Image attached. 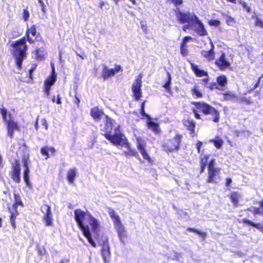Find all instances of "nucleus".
I'll use <instances>...</instances> for the list:
<instances>
[{
  "mask_svg": "<svg viewBox=\"0 0 263 263\" xmlns=\"http://www.w3.org/2000/svg\"><path fill=\"white\" fill-rule=\"evenodd\" d=\"M74 219L83 235L87 239L88 242L93 247H97L96 243L92 238L90 228L86 223H88L91 231L98 233L100 230V223L99 221L93 217L88 211H84L77 209L74 211Z\"/></svg>",
  "mask_w": 263,
  "mask_h": 263,
  "instance_id": "f257e3e1",
  "label": "nucleus"
},
{
  "mask_svg": "<svg viewBox=\"0 0 263 263\" xmlns=\"http://www.w3.org/2000/svg\"><path fill=\"white\" fill-rule=\"evenodd\" d=\"M192 104L194 106L192 108V112L195 119L200 120L202 115L204 116L211 115L212 120L215 123H218L220 120V114L218 110L210 104L203 102H193Z\"/></svg>",
  "mask_w": 263,
  "mask_h": 263,
  "instance_id": "f03ea898",
  "label": "nucleus"
},
{
  "mask_svg": "<svg viewBox=\"0 0 263 263\" xmlns=\"http://www.w3.org/2000/svg\"><path fill=\"white\" fill-rule=\"evenodd\" d=\"M26 41L25 36H23L10 44L13 48L12 54L18 69L22 68L23 61L27 58L28 46Z\"/></svg>",
  "mask_w": 263,
  "mask_h": 263,
  "instance_id": "7ed1b4c3",
  "label": "nucleus"
},
{
  "mask_svg": "<svg viewBox=\"0 0 263 263\" xmlns=\"http://www.w3.org/2000/svg\"><path fill=\"white\" fill-rule=\"evenodd\" d=\"M103 136L108 140L111 144L116 146L124 145L127 149H133L130 144L128 142L127 139L124 134L119 130V128H116L115 133L113 135H110V133H105L103 134Z\"/></svg>",
  "mask_w": 263,
  "mask_h": 263,
  "instance_id": "20e7f679",
  "label": "nucleus"
},
{
  "mask_svg": "<svg viewBox=\"0 0 263 263\" xmlns=\"http://www.w3.org/2000/svg\"><path fill=\"white\" fill-rule=\"evenodd\" d=\"M182 138L181 134H176L173 138L164 140L161 144L162 149L167 154L178 151L180 147Z\"/></svg>",
  "mask_w": 263,
  "mask_h": 263,
  "instance_id": "39448f33",
  "label": "nucleus"
},
{
  "mask_svg": "<svg viewBox=\"0 0 263 263\" xmlns=\"http://www.w3.org/2000/svg\"><path fill=\"white\" fill-rule=\"evenodd\" d=\"M0 112L2 119L6 125L8 135L10 138H12L14 131L19 130V125L17 122L14 121L11 114H9V119L7 118V110L6 108L5 107L1 108Z\"/></svg>",
  "mask_w": 263,
  "mask_h": 263,
  "instance_id": "423d86ee",
  "label": "nucleus"
},
{
  "mask_svg": "<svg viewBox=\"0 0 263 263\" xmlns=\"http://www.w3.org/2000/svg\"><path fill=\"white\" fill-rule=\"evenodd\" d=\"M108 214L113 221L118 237L120 240L124 242L125 238L127 237V234L125 227L122 224L119 215L113 209L111 208L109 209Z\"/></svg>",
  "mask_w": 263,
  "mask_h": 263,
  "instance_id": "0eeeda50",
  "label": "nucleus"
},
{
  "mask_svg": "<svg viewBox=\"0 0 263 263\" xmlns=\"http://www.w3.org/2000/svg\"><path fill=\"white\" fill-rule=\"evenodd\" d=\"M176 15L177 21L180 24H194L195 21L197 18V16L190 11L183 12L181 11L178 8L174 10Z\"/></svg>",
  "mask_w": 263,
  "mask_h": 263,
  "instance_id": "6e6552de",
  "label": "nucleus"
},
{
  "mask_svg": "<svg viewBox=\"0 0 263 263\" xmlns=\"http://www.w3.org/2000/svg\"><path fill=\"white\" fill-rule=\"evenodd\" d=\"M26 40L30 44H34L35 41L44 42L43 37L39 32H37L35 25H32L25 32Z\"/></svg>",
  "mask_w": 263,
  "mask_h": 263,
  "instance_id": "1a4fd4ad",
  "label": "nucleus"
},
{
  "mask_svg": "<svg viewBox=\"0 0 263 263\" xmlns=\"http://www.w3.org/2000/svg\"><path fill=\"white\" fill-rule=\"evenodd\" d=\"M136 140L137 149L142 155L143 159L146 160L149 163L153 164L154 163V161L146 151V144L144 139L143 138L138 136L136 138Z\"/></svg>",
  "mask_w": 263,
  "mask_h": 263,
  "instance_id": "9d476101",
  "label": "nucleus"
},
{
  "mask_svg": "<svg viewBox=\"0 0 263 263\" xmlns=\"http://www.w3.org/2000/svg\"><path fill=\"white\" fill-rule=\"evenodd\" d=\"M57 74L55 71L54 65H52L51 72L44 81V86L43 91L47 97H48L50 93L51 86L54 84L57 81Z\"/></svg>",
  "mask_w": 263,
  "mask_h": 263,
  "instance_id": "9b49d317",
  "label": "nucleus"
},
{
  "mask_svg": "<svg viewBox=\"0 0 263 263\" xmlns=\"http://www.w3.org/2000/svg\"><path fill=\"white\" fill-rule=\"evenodd\" d=\"M213 161H212L208 166V176L206 179L207 183H216V177L218 176L220 172V168L215 167Z\"/></svg>",
  "mask_w": 263,
  "mask_h": 263,
  "instance_id": "f8f14e48",
  "label": "nucleus"
},
{
  "mask_svg": "<svg viewBox=\"0 0 263 263\" xmlns=\"http://www.w3.org/2000/svg\"><path fill=\"white\" fill-rule=\"evenodd\" d=\"M142 74H139L132 86L133 97L136 101H139L142 97Z\"/></svg>",
  "mask_w": 263,
  "mask_h": 263,
  "instance_id": "ddd939ff",
  "label": "nucleus"
},
{
  "mask_svg": "<svg viewBox=\"0 0 263 263\" xmlns=\"http://www.w3.org/2000/svg\"><path fill=\"white\" fill-rule=\"evenodd\" d=\"M41 211L44 214L43 220L46 226H51L53 224L52 213L51 207L46 204L41 207Z\"/></svg>",
  "mask_w": 263,
  "mask_h": 263,
  "instance_id": "4468645a",
  "label": "nucleus"
},
{
  "mask_svg": "<svg viewBox=\"0 0 263 263\" xmlns=\"http://www.w3.org/2000/svg\"><path fill=\"white\" fill-rule=\"evenodd\" d=\"M21 166L19 160H14L12 163V171L10 175L13 181L17 183L21 182Z\"/></svg>",
  "mask_w": 263,
  "mask_h": 263,
  "instance_id": "2eb2a0df",
  "label": "nucleus"
},
{
  "mask_svg": "<svg viewBox=\"0 0 263 263\" xmlns=\"http://www.w3.org/2000/svg\"><path fill=\"white\" fill-rule=\"evenodd\" d=\"M215 64L221 71L229 68L231 66L230 62L227 59L226 53L223 51L221 52L220 57L215 60Z\"/></svg>",
  "mask_w": 263,
  "mask_h": 263,
  "instance_id": "dca6fc26",
  "label": "nucleus"
},
{
  "mask_svg": "<svg viewBox=\"0 0 263 263\" xmlns=\"http://www.w3.org/2000/svg\"><path fill=\"white\" fill-rule=\"evenodd\" d=\"M122 67L120 65L116 64L115 67L111 69H107L106 66H104L102 70L101 77L104 80H106L109 77L114 76L117 72L122 71Z\"/></svg>",
  "mask_w": 263,
  "mask_h": 263,
  "instance_id": "f3484780",
  "label": "nucleus"
},
{
  "mask_svg": "<svg viewBox=\"0 0 263 263\" xmlns=\"http://www.w3.org/2000/svg\"><path fill=\"white\" fill-rule=\"evenodd\" d=\"M210 155L206 154L200 157L199 158V166H200V174L203 173L205 171V167H207L208 169V166L212 161H213L214 165H216L215 160L212 158L210 160Z\"/></svg>",
  "mask_w": 263,
  "mask_h": 263,
  "instance_id": "a211bd4d",
  "label": "nucleus"
},
{
  "mask_svg": "<svg viewBox=\"0 0 263 263\" xmlns=\"http://www.w3.org/2000/svg\"><path fill=\"white\" fill-rule=\"evenodd\" d=\"M228 198L234 208L240 205V202L242 199L241 194L239 191H232L228 195Z\"/></svg>",
  "mask_w": 263,
  "mask_h": 263,
  "instance_id": "6ab92c4d",
  "label": "nucleus"
},
{
  "mask_svg": "<svg viewBox=\"0 0 263 263\" xmlns=\"http://www.w3.org/2000/svg\"><path fill=\"white\" fill-rule=\"evenodd\" d=\"M90 115L96 122L100 121L103 117L106 115L103 109L100 108L98 106L91 108L90 110Z\"/></svg>",
  "mask_w": 263,
  "mask_h": 263,
  "instance_id": "aec40b11",
  "label": "nucleus"
},
{
  "mask_svg": "<svg viewBox=\"0 0 263 263\" xmlns=\"http://www.w3.org/2000/svg\"><path fill=\"white\" fill-rule=\"evenodd\" d=\"M182 123L185 126L187 130L190 132L192 137L196 136L195 128L196 122L193 120L189 118L184 119L182 120Z\"/></svg>",
  "mask_w": 263,
  "mask_h": 263,
  "instance_id": "412c9836",
  "label": "nucleus"
},
{
  "mask_svg": "<svg viewBox=\"0 0 263 263\" xmlns=\"http://www.w3.org/2000/svg\"><path fill=\"white\" fill-rule=\"evenodd\" d=\"M194 23L197 25L195 27V31L198 35L204 36H206L208 34V31L205 29L204 24L198 17L195 21Z\"/></svg>",
  "mask_w": 263,
  "mask_h": 263,
  "instance_id": "4be33fe9",
  "label": "nucleus"
},
{
  "mask_svg": "<svg viewBox=\"0 0 263 263\" xmlns=\"http://www.w3.org/2000/svg\"><path fill=\"white\" fill-rule=\"evenodd\" d=\"M239 222L247 226L254 227L263 233V222H254L247 218L240 219Z\"/></svg>",
  "mask_w": 263,
  "mask_h": 263,
  "instance_id": "5701e85b",
  "label": "nucleus"
},
{
  "mask_svg": "<svg viewBox=\"0 0 263 263\" xmlns=\"http://www.w3.org/2000/svg\"><path fill=\"white\" fill-rule=\"evenodd\" d=\"M214 46L211 43V48L209 50H202L200 52L201 56L206 59L209 61H213L215 58V53L214 51Z\"/></svg>",
  "mask_w": 263,
  "mask_h": 263,
  "instance_id": "b1692460",
  "label": "nucleus"
},
{
  "mask_svg": "<svg viewBox=\"0 0 263 263\" xmlns=\"http://www.w3.org/2000/svg\"><path fill=\"white\" fill-rule=\"evenodd\" d=\"M146 125L147 128L152 130L155 134L160 135L161 134V131L159 123L154 122L151 118L147 120Z\"/></svg>",
  "mask_w": 263,
  "mask_h": 263,
  "instance_id": "393cba45",
  "label": "nucleus"
},
{
  "mask_svg": "<svg viewBox=\"0 0 263 263\" xmlns=\"http://www.w3.org/2000/svg\"><path fill=\"white\" fill-rule=\"evenodd\" d=\"M23 165L24 167L23 171V178L26 185L30 187L31 183L29 181V168L28 165L27 159H24Z\"/></svg>",
  "mask_w": 263,
  "mask_h": 263,
  "instance_id": "a878e982",
  "label": "nucleus"
},
{
  "mask_svg": "<svg viewBox=\"0 0 263 263\" xmlns=\"http://www.w3.org/2000/svg\"><path fill=\"white\" fill-rule=\"evenodd\" d=\"M191 67L192 70L194 72L197 77H202L208 76L207 71L200 69L198 65H195L193 63L191 62Z\"/></svg>",
  "mask_w": 263,
  "mask_h": 263,
  "instance_id": "bb28decb",
  "label": "nucleus"
},
{
  "mask_svg": "<svg viewBox=\"0 0 263 263\" xmlns=\"http://www.w3.org/2000/svg\"><path fill=\"white\" fill-rule=\"evenodd\" d=\"M223 101H233L237 98L235 93L232 91L228 90L221 93Z\"/></svg>",
  "mask_w": 263,
  "mask_h": 263,
  "instance_id": "cd10ccee",
  "label": "nucleus"
},
{
  "mask_svg": "<svg viewBox=\"0 0 263 263\" xmlns=\"http://www.w3.org/2000/svg\"><path fill=\"white\" fill-rule=\"evenodd\" d=\"M14 202L12 205L13 209H17L18 206L23 208L24 204L22 201V197L18 193H14Z\"/></svg>",
  "mask_w": 263,
  "mask_h": 263,
  "instance_id": "c85d7f7f",
  "label": "nucleus"
},
{
  "mask_svg": "<svg viewBox=\"0 0 263 263\" xmlns=\"http://www.w3.org/2000/svg\"><path fill=\"white\" fill-rule=\"evenodd\" d=\"M216 82L218 84V86L222 88L221 91L224 90L228 84V79L224 74L218 76L216 78Z\"/></svg>",
  "mask_w": 263,
  "mask_h": 263,
  "instance_id": "c756f323",
  "label": "nucleus"
},
{
  "mask_svg": "<svg viewBox=\"0 0 263 263\" xmlns=\"http://www.w3.org/2000/svg\"><path fill=\"white\" fill-rule=\"evenodd\" d=\"M104 117L105 119L104 123V129L106 132L105 133L110 132V135H111V130L113 126L114 120L107 115H105Z\"/></svg>",
  "mask_w": 263,
  "mask_h": 263,
  "instance_id": "7c9ffc66",
  "label": "nucleus"
},
{
  "mask_svg": "<svg viewBox=\"0 0 263 263\" xmlns=\"http://www.w3.org/2000/svg\"><path fill=\"white\" fill-rule=\"evenodd\" d=\"M77 174V170L76 167L69 168L67 173V178L69 183H73Z\"/></svg>",
  "mask_w": 263,
  "mask_h": 263,
  "instance_id": "2f4dec72",
  "label": "nucleus"
},
{
  "mask_svg": "<svg viewBox=\"0 0 263 263\" xmlns=\"http://www.w3.org/2000/svg\"><path fill=\"white\" fill-rule=\"evenodd\" d=\"M191 92L193 97L195 99L202 98L203 97V93L200 90L199 86L197 85H195L192 88Z\"/></svg>",
  "mask_w": 263,
  "mask_h": 263,
  "instance_id": "473e14b6",
  "label": "nucleus"
},
{
  "mask_svg": "<svg viewBox=\"0 0 263 263\" xmlns=\"http://www.w3.org/2000/svg\"><path fill=\"white\" fill-rule=\"evenodd\" d=\"M49 152H50L52 154L54 155L56 152V150L53 147H48L47 146L42 147L41 148V153L42 155L46 156V159L49 158Z\"/></svg>",
  "mask_w": 263,
  "mask_h": 263,
  "instance_id": "72a5a7b5",
  "label": "nucleus"
},
{
  "mask_svg": "<svg viewBox=\"0 0 263 263\" xmlns=\"http://www.w3.org/2000/svg\"><path fill=\"white\" fill-rule=\"evenodd\" d=\"M209 142L213 143L217 149H220L222 146L224 142L219 136H216L214 139L209 140Z\"/></svg>",
  "mask_w": 263,
  "mask_h": 263,
  "instance_id": "f704fd0d",
  "label": "nucleus"
},
{
  "mask_svg": "<svg viewBox=\"0 0 263 263\" xmlns=\"http://www.w3.org/2000/svg\"><path fill=\"white\" fill-rule=\"evenodd\" d=\"M35 59L38 61H42L45 58L44 49L43 48H36L33 51Z\"/></svg>",
  "mask_w": 263,
  "mask_h": 263,
  "instance_id": "c9c22d12",
  "label": "nucleus"
},
{
  "mask_svg": "<svg viewBox=\"0 0 263 263\" xmlns=\"http://www.w3.org/2000/svg\"><path fill=\"white\" fill-rule=\"evenodd\" d=\"M258 204L259 205V208L254 207L253 209V214L254 215L258 214L263 216V200H260Z\"/></svg>",
  "mask_w": 263,
  "mask_h": 263,
  "instance_id": "e433bc0d",
  "label": "nucleus"
},
{
  "mask_svg": "<svg viewBox=\"0 0 263 263\" xmlns=\"http://www.w3.org/2000/svg\"><path fill=\"white\" fill-rule=\"evenodd\" d=\"M166 74L167 76V80L166 82L163 84V87L166 89V90L170 91L171 90L170 85L172 81V76L170 72L168 71H166Z\"/></svg>",
  "mask_w": 263,
  "mask_h": 263,
  "instance_id": "4c0bfd02",
  "label": "nucleus"
},
{
  "mask_svg": "<svg viewBox=\"0 0 263 263\" xmlns=\"http://www.w3.org/2000/svg\"><path fill=\"white\" fill-rule=\"evenodd\" d=\"M186 230L190 232L195 233L196 234L199 235L202 238H205L206 236V233L205 232H201L195 228L189 227L187 228Z\"/></svg>",
  "mask_w": 263,
  "mask_h": 263,
  "instance_id": "58836bf2",
  "label": "nucleus"
},
{
  "mask_svg": "<svg viewBox=\"0 0 263 263\" xmlns=\"http://www.w3.org/2000/svg\"><path fill=\"white\" fill-rule=\"evenodd\" d=\"M101 254L103 259L105 260L109 257L110 255V248L109 247H106L104 248L101 249Z\"/></svg>",
  "mask_w": 263,
  "mask_h": 263,
  "instance_id": "ea45409f",
  "label": "nucleus"
},
{
  "mask_svg": "<svg viewBox=\"0 0 263 263\" xmlns=\"http://www.w3.org/2000/svg\"><path fill=\"white\" fill-rule=\"evenodd\" d=\"M99 245L102 247V248H104L106 247H109L108 244V238L106 236L101 237V240H100L99 238L97 239Z\"/></svg>",
  "mask_w": 263,
  "mask_h": 263,
  "instance_id": "a19ab883",
  "label": "nucleus"
},
{
  "mask_svg": "<svg viewBox=\"0 0 263 263\" xmlns=\"http://www.w3.org/2000/svg\"><path fill=\"white\" fill-rule=\"evenodd\" d=\"M99 245L102 247V248H104L106 247H109L108 244V238L106 236L101 237V240H100L99 238L97 239Z\"/></svg>",
  "mask_w": 263,
  "mask_h": 263,
  "instance_id": "79ce46f5",
  "label": "nucleus"
},
{
  "mask_svg": "<svg viewBox=\"0 0 263 263\" xmlns=\"http://www.w3.org/2000/svg\"><path fill=\"white\" fill-rule=\"evenodd\" d=\"M124 155L126 156H134L136 158H139L138 152L134 149H129L123 152Z\"/></svg>",
  "mask_w": 263,
  "mask_h": 263,
  "instance_id": "37998d69",
  "label": "nucleus"
},
{
  "mask_svg": "<svg viewBox=\"0 0 263 263\" xmlns=\"http://www.w3.org/2000/svg\"><path fill=\"white\" fill-rule=\"evenodd\" d=\"M14 212H11L9 216L10 221H15L16 216L19 215L17 209H13Z\"/></svg>",
  "mask_w": 263,
  "mask_h": 263,
  "instance_id": "c03bdc74",
  "label": "nucleus"
},
{
  "mask_svg": "<svg viewBox=\"0 0 263 263\" xmlns=\"http://www.w3.org/2000/svg\"><path fill=\"white\" fill-rule=\"evenodd\" d=\"M188 50L186 44H180V53L183 57H185L188 54Z\"/></svg>",
  "mask_w": 263,
  "mask_h": 263,
  "instance_id": "a18cd8bd",
  "label": "nucleus"
},
{
  "mask_svg": "<svg viewBox=\"0 0 263 263\" xmlns=\"http://www.w3.org/2000/svg\"><path fill=\"white\" fill-rule=\"evenodd\" d=\"M208 88L211 90H213L214 89L221 90L222 89V88L218 86V84H217V82L210 83L209 86H208Z\"/></svg>",
  "mask_w": 263,
  "mask_h": 263,
  "instance_id": "49530a36",
  "label": "nucleus"
},
{
  "mask_svg": "<svg viewBox=\"0 0 263 263\" xmlns=\"http://www.w3.org/2000/svg\"><path fill=\"white\" fill-rule=\"evenodd\" d=\"M167 1L173 4L176 7L180 6L183 3V0H167Z\"/></svg>",
  "mask_w": 263,
  "mask_h": 263,
  "instance_id": "de8ad7c7",
  "label": "nucleus"
},
{
  "mask_svg": "<svg viewBox=\"0 0 263 263\" xmlns=\"http://www.w3.org/2000/svg\"><path fill=\"white\" fill-rule=\"evenodd\" d=\"M209 24L210 26H213L214 27H218L220 25V22L219 21L217 20L212 19L209 20Z\"/></svg>",
  "mask_w": 263,
  "mask_h": 263,
  "instance_id": "09e8293b",
  "label": "nucleus"
},
{
  "mask_svg": "<svg viewBox=\"0 0 263 263\" xmlns=\"http://www.w3.org/2000/svg\"><path fill=\"white\" fill-rule=\"evenodd\" d=\"M29 15V11L27 9H24L23 11V18L24 21L28 20Z\"/></svg>",
  "mask_w": 263,
  "mask_h": 263,
  "instance_id": "8fccbe9b",
  "label": "nucleus"
},
{
  "mask_svg": "<svg viewBox=\"0 0 263 263\" xmlns=\"http://www.w3.org/2000/svg\"><path fill=\"white\" fill-rule=\"evenodd\" d=\"M254 24L256 26L263 27V21H261L258 17H255V21Z\"/></svg>",
  "mask_w": 263,
  "mask_h": 263,
  "instance_id": "3c124183",
  "label": "nucleus"
},
{
  "mask_svg": "<svg viewBox=\"0 0 263 263\" xmlns=\"http://www.w3.org/2000/svg\"><path fill=\"white\" fill-rule=\"evenodd\" d=\"M239 3L242 6V7L246 10V11L248 12H251V9L250 7L249 6L246 2L242 1L241 0H239Z\"/></svg>",
  "mask_w": 263,
  "mask_h": 263,
  "instance_id": "603ef678",
  "label": "nucleus"
},
{
  "mask_svg": "<svg viewBox=\"0 0 263 263\" xmlns=\"http://www.w3.org/2000/svg\"><path fill=\"white\" fill-rule=\"evenodd\" d=\"M52 102L53 103H56L58 104H61V97L60 95H58L57 98H55V96H53L52 98Z\"/></svg>",
  "mask_w": 263,
  "mask_h": 263,
  "instance_id": "864d4df0",
  "label": "nucleus"
},
{
  "mask_svg": "<svg viewBox=\"0 0 263 263\" xmlns=\"http://www.w3.org/2000/svg\"><path fill=\"white\" fill-rule=\"evenodd\" d=\"M140 113L143 118H146L147 120L151 118L150 116L145 112V108H140Z\"/></svg>",
  "mask_w": 263,
  "mask_h": 263,
  "instance_id": "5fc2aeb1",
  "label": "nucleus"
},
{
  "mask_svg": "<svg viewBox=\"0 0 263 263\" xmlns=\"http://www.w3.org/2000/svg\"><path fill=\"white\" fill-rule=\"evenodd\" d=\"M41 124L44 126L45 130H47L48 128V123L47 120L43 118L41 120Z\"/></svg>",
  "mask_w": 263,
  "mask_h": 263,
  "instance_id": "6e6d98bb",
  "label": "nucleus"
},
{
  "mask_svg": "<svg viewBox=\"0 0 263 263\" xmlns=\"http://www.w3.org/2000/svg\"><path fill=\"white\" fill-rule=\"evenodd\" d=\"M36 65H35L33 67H32L31 68H30L29 69V78L32 80L33 79V71H34L35 68H36Z\"/></svg>",
  "mask_w": 263,
  "mask_h": 263,
  "instance_id": "4d7b16f0",
  "label": "nucleus"
},
{
  "mask_svg": "<svg viewBox=\"0 0 263 263\" xmlns=\"http://www.w3.org/2000/svg\"><path fill=\"white\" fill-rule=\"evenodd\" d=\"M191 40L192 37L190 36H185L183 38L181 44H182V45H183V44H186L187 41H190Z\"/></svg>",
  "mask_w": 263,
  "mask_h": 263,
  "instance_id": "13d9d810",
  "label": "nucleus"
},
{
  "mask_svg": "<svg viewBox=\"0 0 263 263\" xmlns=\"http://www.w3.org/2000/svg\"><path fill=\"white\" fill-rule=\"evenodd\" d=\"M196 148H197V152L198 153H200V151H201V147H202V142L201 141H197V142L196 143Z\"/></svg>",
  "mask_w": 263,
  "mask_h": 263,
  "instance_id": "bf43d9fd",
  "label": "nucleus"
},
{
  "mask_svg": "<svg viewBox=\"0 0 263 263\" xmlns=\"http://www.w3.org/2000/svg\"><path fill=\"white\" fill-rule=\"evenodd\" d=\"M226 22L227 24H230V23H234L235 20H234V18H233L232 17L230 16H228L226 18Z\"/></svg>",
  "mask_w": 263,
  "mask_h": 263,
  "instance_id": "052dcab7",
  "label": "nucleus"
},
{
  "mask_svg": "<svg viewBox=\"0 0 263 263\" xmlns=\"http://www.w3.org/2000/svg\"><path fill=\"white\" fill-rule=\"evenodd\" d=\"M232 182V179L230 177L227 178L226 179L225 185L226 187H229L231 183Z\"/></svg>",
  "mask_w": 263,
  "mask_h": 263,
  "instance_id": "680f3d73",
  "label": "nucleus"
},
{
  "mask_svg": "<svg viewBox=\"0 0 263 263\" xmlns=\"http://www.w3.org/2000/svg\"><path fill=\"white\" fill-rule=\"evenodd\" d=\"M263 78V74L261 75V77H260L257 80L256 83L255 84L253 88V89H256L257 87H258L260 84V81H261V79Z\"/></svg>",
  "mask_w": 263,
  "mask_h": 263,
  "instance_id": "e2e57ef3",
  "label": "nucleus"
},
{
  "mask_svg": "<svg viewBox=\"0 0 263 263\" xmlns=\"http://www.w3.org/2000/svg\"><path fill=\"white\" fill-rule=\"evenodd\" d=\"M141 28L142 29V30H143V31L146 33H147V26L145 24H141Z\"/></svg>",
  "mask_w": 263,
  "mask_h": 263,
  "instance_id": "0e129e2a",
  "label": "nucleus"
},
{
  "mask_svg": "<svg viewBox=\"0 0 263 263\" xmlns=\"http://www.w3.org/2000/svg\"><path fill=\"white\" fill-rule=\"evenodd\" d=\"M74 101L76 103L77 106H79V104L80 103V100L77 95H75V96H74Z\"/></svg>",
  "mask_w": 263,
  "mask_h": 263,
  "instance_id": "69168bd1",
  "label": "nucleus"
},
{
  "mask_svg": "<svg viewBox=\"0 0 263 263\" xmlns=\"http://www.w3.org/2000/svg\"><path fill=\"white\" fill-rule=\"evenodd\" d=\"M39 117H37L36 119V121L35 122V123H34V127H35V129L37 130H39Z\"/></svg>",
  "mask_w": 263,
  "mask_h": 263,
  "instance_id": "338daca9",
  "label": "nucleus"
},
{
  "mask_svg": "<svg viewBox=\"0 0 263 263\" xmlns=\"http://www.w3.org/2000/svg\"><path fill=\"white\" fill-rule=\"evenodd\" d=\"M200 81L204 83L205 84H207L209 81V79L208 78H206L201 80Z\"/></svg>",
  "mask_w": 263,
  "mask_h": 263,
  "instance_id": "774afa93",
  "label": "nucleus"
}]
</instances>
